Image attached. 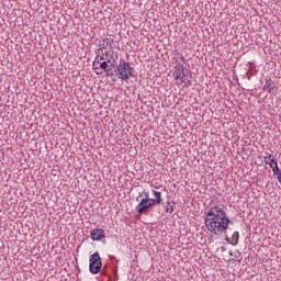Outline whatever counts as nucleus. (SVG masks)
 <instances>
[{"label": "nucleus", "instance_id": "9d476101", "mask_svg": "<svg viewBox=\"0 0 281 281\" xmlns=\"http://www.w3.org/2000/svg\"><path fill=\"white\" fill-rule=\"evenodd\" d=\"M263 161L267 166H272L276 161H278L276 159V157L269 153L266 154V156L263 157Z\"/></svg>", "mask_w": 281, "mask_h": 281}, {"label": "nucleus", "instance_id": "423d86ee", "mask_svg": "<svg viewBox=\"0 0 281 281\" xmlns=\"http://www.w3.org/2000/svg\"><path fill=\"white\" fill-rule=\"evenodd\" d=\"M105 63H109L112 69H114V67H117V54H115V50H105Z\"/></svg>", "mask_w": 281, "mask_h": 281}, {"label": "nucleus", "instance_id": "f3484780", "mask_svg": "<svg viewBox=\"0 0 281 281\" xmlns=\"http://www.w3.org/2000/svg\"><path fill=\"white\" fill-rule=\"evenodd\" d=\"M180 60H181L182 63H186V57L182 56V57L180 58Z\"/></svg>", "mask_w": 281, "mask_h": 281}, {"label": "nucleus", "instance_id": "f257e3e1", "mask_svg": "<svg viewBox=\"0 0 281 281\" xmlns=\"http://www.w3.org/2000/svg\"><path fill=\"white\" fill-rule=\"evenodd\" d=\"M229 217L223 204H215L209 209L205 216V227L214 236H221L229 229Z\"/></svg>", "mask_w": 281, "mask_h": 281}, {"label": "nucleus", "instance_id": "f8f14e48", "mask_svg": "<svg viewBox=\"0 0 281 281\" xmlns=\"http://www.w3.org/2000/svg\"><path fill=\"white\" fill-rule=\"evenodd\" d=\"M154 201H155V205L161 203V192L159 191H154Z\"/></svg>", "mask_w": 281, "mask_h": 281}, {"label": "nucleus", "instance_id": "20e7f679", "mask_svg": "<svg viewBox=\"0 0 281 281\" xmlns=\"http://www.w3.org/2000/svg\"><path fill=\"white\" fill-rule=\"evenodd\" d=\"M153 206H155V199H142L136 206V212H138V214H148Z\"/></svg>", "mask_w": 281, "mask_h": 281}, {"label": "nucleus", "instance_id": "ddd939ff", "mask_svg": "<svg viewBox=\"0 0 281 281\" xmlns=\"http://www.w3.org/2000/svg\"><path fill=\"white\" fill-rule=\"evenodd\" d=\"M272 169L273 175H278V172H281L280 167H278V160L270 167Z\"/></svg>", "mask_w": 281, "mask_h": 281}, {"label": "nucleus", "instance_id": "9b49d317", "mask_svg": "<svg viewBox=\"0 0 281 281\" xmlns=\"http://www.w3.org/2000/svg\"><path fill=\"white\" fill-rule=\"evenodd\" d=\"M99 67L103 69V71H106V72L111 71V68H109L111 67V65H109V61H101L99 64Z\"/></svg>", "mask_w": 281, "mask_h": 281}, {"label": "nucleus", "instance_id": "4468645a", "mask_svg": "<svg viewBox=\"0 0 281 281\" xmlns=\"http://www.w3.org/2000/svg\"><path fill=\"white\" fill-rule=\"evenodd\" d=\"M238 238H239L238 232H235L232 236L233 245H238Z\"/></svg>", "mask_w": 281, "mask_h": 281}, {"label": "nucleus", "instance_id": "a211bd4d", "mask_svg": "<svg viewBox=\"0 0 281 281\" xmlns=\"http://www.w3.org/2000/svg\"><path fill=\"white\" fill-rule=\"evenodd\" d=\"M106 76H111V74L108 72Z\"/></svg>", "mask_w": 281, "mask_h": 281}, {"label": "nucleus", "instance_id": "0eeeda50", "mask_svg": "<svg viewBox=\"0 0 281 281\" xmlns=\"http://www.w3.org/2000/svg\"><path fill=\"white\" fill-rule=\"evenodd\" d=\"M102 60L103 63L106 61V49L104 48L98 49L95 59L93 61V69H98V65H100Z\"/></svg>", "mask_w": 281, "mask_h": 281}, {"label": "nucleus", "instance_id": "f03ea898", "mask_svg": "<svg viewBox=\"0 0 281 281\" xmlns=\"http://www.w3.org/2000/svg\"><path fill=\"white\" fill-rule=\"evenodd\" d=\"M115 71L120 80L126 81L133 78V68L131 67V64L124 59H120V65L116 66Z\"/></svg>", "mask_w": 281, "mask_h": 281}, {"label": "nucleus", "instance_id": "6e6552de", "mask_svg": "<svg viewBox=\"0 0 281 281\" xmlns=\"http://www.w3.org/2000/svg\"><path fill=\"white\" fill-rule=\"evenodd\" d=\"M90 238H92L93 240H102V238H106V236L104 235V229L102 228L92 229L90 233Z\"/></svg>", "mask_w": 281, "mask_h": 281}, {"label": "nucleus", "instance_id": "dca6fc26", "mask_svg": "<svg viewBox=\"0 0 281 281\" xmlns=\"http://www.w3.org/2000/svg\"><path fill=\"white\" fill-rule=\"evenodd\" d=\"M166 212H169V214H172V212H173L172 206L167 207Z\"/></svg>", "mask_w": 281, "mask_h": 281}, {"label": "nucleus", "instance_id": "7ed1b4c3", "mask_svg": "<svg viewBox=\"0 0 281 281\" xmlns=\"http://www.w3.org/2000/svg\"><path fill=\"white\" fill-rule=\"evenodd\" d=\"M89 270L93 276L100 273L102 270V259L100 258V254L94 252L90 256Z\"/></svg>", "mask_w": 281, "mask_h": 281}, {"label": "nucleus", "instance_id": "2eb2a0df", "mask_svg": "<svg viewBox=\"0 0 281 281\" xmlns=\"http://www.w3.org/2000/svg\"><path fill=\"white\" fill-rule=\"evenodd\" d=\"M145 196V198H143ZM150 199L147 192H139L138 196L136 198V201H139V199Z\"/></svg>", "mask_w": 281, "mask_h": 281}, {"label": "nucleus", "instance_id": "1a4fd4ad", "mask_svg": "<svg viewBox=\"0 0 281 281\" xmlns=\"http://www.w3.org/2000/svg\"><path fill=\"white\" fill-rule=\"evenodd\" d=\"M274 89L276 85L273 83V80L267 79L263 86V91H268V93H271Z\"/></svg>", "mask_w": 281, "mask_h": 281}, {"label": "nucleus", "instance_id": "39448f33", "mask_svg": "<svg viewBox=\"0 0 281 281\" xmlns=\"http://www.w3.org/2000/svg\"><path fill=\"white\" fill-rule=\"evenodd\" d=\"M175 80H181V82H188V76H186V67L183 64H177L173 71Z\"/></svg>", "mask_w": 281, "mask_h": 281}]
</instances>
